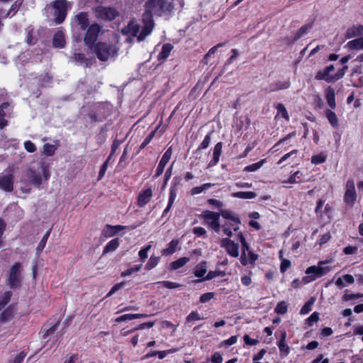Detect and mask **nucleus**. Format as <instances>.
Instances as JSON below:
<instances>
[{
  "mask_svg": "<svg viewBox=\"0 0 363 363\" xmlns=\"http://www.w3.org/2000/svg\"><path fill=\"white\" fill-rule=\"evenodd\" d=\"M214 184H211V183H206V184L201 185V186L194 187L191 189V194H193V195L199 194L201 193L202 191L208 189L210 187H211Z\"/></svg>",
  "mask_w": 363,
  "mask_h": 363,
  "instance_id": "42",
  "label": "nucleus"
},
{
  "mask_svg": "<svg viewBox=\"0 0 363 363\" xmlns=\"http://www.w3.org/2000/svg\"><path fill=\"white\" fill-rule=\"evenodd\" d=\"M95 16L98 19L111 21L119 15L113 8L97 6L94 9Z\"/></svg>",
  "mask_w": 363,
  "mask_h": 363,
  "instance_id": "8",
  "label": "nucleus"
},
{
  "mask_svg": "<svg viewBox=\"0 0 363 363\" xmlns=\"http://www.w3.org/2000/svg\"><path fill=\"white\" fill-rule=\"evenodd\" d=\"M123 285H124L123 281L114 285L111 288V289L109 291V292L108 293L107 296L108 297V296H112L114 293H116L117 291H118L120 289H121Z\"/></svg>",
  "mask_w": 363,
  "mask_h": 363,
  "instance_id": "61",
  "label": "nucleus"
},
{
  "mask_svg": "<svg viewBox=\"0 0 363 363\" xmlns=\"http://www.w3.org/2000/svg\"><path fill=\"white\" fill-rule=\"evenodd\" d=\"M357 199L354 182L353 179H348L345 184V192L344 194V202L349 206L352 207Z\"/></svg>",
  "mask_w": 363,
  "mask_h": 363,
  "instance_id": "9",
  "label": "nucleus"
},
{
  "mask_svg": "<svg viewBox=\"0 0 363 363\" xmlns=\"http://www.w3.org/2000/svg\"><path fill=\"white\" fill-rule=\"evenodd\" d=\"M277 117L281 116L284 118H285L286 121L289 120V116L288 112H287L285 106H284V104H278L277 106Z\"/></svg>",
  "mask_w": 363,
  "mask_h": 363,
  "instance_id": "39",
  "label": "nucleus"
},
{
  "mask_svg": "<svg viewBox=\"0 0 363 363\" xmlns=\"http://www.w3.org/2000/svg\"><path fill=\"white\" fill-rule=\"evenodd\" d=\"M173 6L168 0H147L145 4V11L142 16L143 24L139 40H143L152 31L155 22L153 16H162L171 12Z\"/></svg>",
  "mask_w": 363,
  "mask_h": 363,
  "instance_id": "1",
  "label": "nucleus"
},
{
  "mask_svg": "<svg viewBox=\"0 0 363 363\" xmlns=\"http://www.w3.org/2000/svg\"><path fill=\"white\" fill-rule=\"evenodd\" d=\"M176 196L177 195L174 189H171L169 192V202L167 206L163 211V216L166 215L170 211L172 206L173 205L174 201L176 199Z\"/></svg>",
  "mask_w": 363,
  "mask_h": 363,
  "instance_id": "38",
  "label": "nucleus"
},
{
  "mask_svg": "<svg viewBox=\"0 0 363 363\" xmlns=\"http://www.w3.org/2000/svg\"><path fill=\"white\" fill-rule=\"evenodd\" d=\"M155 325V323L154 322H147V323H143L140 325H139L138 327L136 328H134L133 329L131 330V331H136V330H143L145 329V328H152L153 325Z\"/></svg>",
  "mask_w": 363,
  "mask_h": 363,
  "instance_id": "56",
  "label": "nucleus"
},
{
  "mask_svg": "<svg viewBox=\"0 0 363 363\" xmlns=\"http://www.w3.org/2000/svg\"><path fill=\"white\" fill-rule=\"evenodd\" d=\"M22 269L23 266L20 262H15L9 269L6 281L11 288H16L21 285Z\"/></svg>",
  "mask_w": 363,
  "mask_h": 363,
  "instance_id": "5",
  "label": "nucleus"
},
{
  "mask_svg": "<svg viewBox=\"0 0 363 363\" xmlns=\"http://www.w3.org/2000/svg\"><path fill=\"white\" fill-rule=\"evenodd\" d=\"M189 261V258L188 257H182L178 259L176 261H174L171 263V268L172 269H177L183 266H184Z\"/></svg>",
  "mask_w": 363,
  "mask_h": 363,
  "instance_id": "36",
  "label": "nucleus"
},
{
  "mask_svg": "<svg viewBox=\"0 0 363 363\" xmlns=\"http://www.w3.org/2000/svg\"><path fill=\"white\" fill-rule=\"evenodd\" d=\"M139 30H140V26L139 25L135 22V21H130L128 26L123 29V32H125L127 34H130V35L132 36H139L140 35H138V33H139ZM140 34V33H139ZM138 41H140L138 39Z\"/></svg>",
  "mask_w": 363,
  "mask_h": 363,
  "instance_id": "22",
  "label": "nucleus"
},
{
  "mask_svg": "<svg viewBox=\"0 0 363 363\" xmlns=\"http://www.w3.org/2000/svg\"><path fill=\"white\" fill-rule=\"evenodd\" d=\"M203 319L199 313L193 311L186 317V322L191 323L196 320H200Z\"/></svg>",
  "mask_w": 363,
  "mask_h": 363,
  "instance_id": "51",
  "label": "nucleus"
},
{
  "mask_svg": "<svg viewBox=\"0 0 363 363\" xmlns=\"http://www.w3.org/2000/svg\"><path fill=\"white\" fill-rule=\"evenodd\" d=\"M94 52L100 61L105 62L115 57L117 55L118 49L113 45L99 43L94 46Z\"/></svg>",
  "mask_w": 363,
  "mask_h": 363,
  "instance_id": "4",
  "label": "nucleus"
},
{
  "mask_svg": "<svg viewBox=\"0 0 363 363\" xmlns=\"http://www.w3.org/2000/svg\"><path fill=\"white\" fill-rule=\"evenodd\" d=\"M157 284H162L164 287L169 289H176L180 286L179 284L169 281H159Z\"/></svg>",
  "mask_w": 363,
  "mask_h": 363,
  "instance_id": "50",
  "label": "nucleus"
},
{
  "mask_svg": "<svg viewBox=\"0 0 363 363\" xmlns=\"http://www.w3.org/2000/svg\"><path fill=\"white\" fill-rule=\"evenodd\" d=\"M0 189L11 192L13 189V175L12 174H0Z\"/></svg>",
  "mask_w": 363,
  "mask_h": 363,
  "instance_id": "12",
  "label": "nucleus"
},
{
  "mask_svg": "<svg viewBox=\"0 0 363 363\" xmlns=\"http://www.w3.org/2000/svg\"><path fill=\"white\" fill-rule=\"evenodd\" d=\"M225 274L224 272H221V271H211V272H209L208 273L207 276L205 277L204 279L210 280V279H212L215 278L217 276H222V277H223Z\"/></svg>",
  "mask_w": 363,
  "mask_h": 363,
  "instance_id": "52",
  "label": "nucleus"
},
{
  "mask_svg": "<svg viewBox=\"0 0 363 363\" xmlns=\"http://www.w3.org/2000/svg\"><path fill=\"white\" fill-rule=\"evenodd\" d=\"M67 3L65 0H56L53 2V15L55 16V22L56 23H61L65 19L67 16Z\"/></svg>",
  "mask_w": 363,
  "mask_h": 363,
  "instance_id": "7",
  "label": "nucleus"
},
{
  "mask_svg": "<svg viewBox=\"0 0 363 363\" xmlns=\"http://www.w3.org/2000/svg\"><path fill=\"white\" fill-rule=\"evenodd\" d=\"M160 262V257L152 255L145 266V269L150 270L155 267Z\"/></svg>",
  "mask_w": 363,
  "mask_h": 363,
  "instance_id": "40",
  "label": "nucleus"
},
{
  "mask_svg": "<svg viewBox=\"0 0 363 363\" xmlns=\"http://www.w3.org/2000/svg\"><path fill=\"white\" fill-rule=\"evenodd\" d=\"M222 143H218L213 149V160L210 162L209 166H214L216 165L218 161L220 156L222 152Z\"/></svg>",
  "mask_w": 363,
  "mask_h": 363,
  "instance_id": "24",
  "label": "nucleus"
},
{
  "mask_svg": "<svg viewBox=\"0 0 363 363\" xmlns=\"http://www.w3.org/2000/svg\"><path fill=\"white\" fill-rule=\"evenodd\" d=\"M211 362L213 363H222L223 362V357L220 354V352H215L211 356Z\"/></svg>",
  "mask_w": 363,
  "mask_h": 363,
  "instance_id": "59",
  "label": "nucleus"
},
{
  "mask_svg": "<svg viewBox=\"0 0 363 363\" xmlns=\"http://www.w3.org/2000/svg\"><path fill=\"white\" fill-rule=\"evenodd\" d=\"M234 198H239L242 199H251L256 197V194L252 191H238L231 194Z\"/></svg>",
  "mask_w": 363,
  "mask_h": 363,
  "instance_id": "30",
  "label": "nucleus"
},
{
  "mask_svg": "<svg viewBox=\"0 0 363 363\" xmlns=\"http://www.w3.org/2000/svg\"><path fill=\"white\" fill-rule=\"evenodd\" d=\"M335 69L333 65H330L325 67L323 70H320L317 72L315 79L317 80H325L328 83H331L330 78L332 75H330V72L333 71Z\"/></svg>",
  "mask_w": 363,
  "mask_h": 363,
  "instance_id": "15",
  "label": "nucleus"
},
{
  "mask_svg": "<svg viewBox=\"0 0 363 363\" xmlns=\"http://www.w3.org/2000/svg\"><path fill=\"white\" fill-rule=\"evenodd\" d=\"M42 183L41 176L32 169L25 172L20 182V189L24 194H29L32 186L38 187Z\"/></svg>",
  "mask_w": 363,
  "mask_h": 363,
  "instance_id": "3",
  "label": "nucleus"
},
{
  "mask_svg": "<svg viewBox=\"0 0 363 363\" xmlns=\"http://www.w3.org/2000/svg\"><path fill=\"white\" fill-rule=\"evenodd\" d=\"M52 45L55 48H62L65 45V35L62 31H57L53 36Z\"/></svg>",
  "mask_w": 363,
  "mask_h": 363,
  "instance_id": "21",
  "label": "nucleus"
},
{
  "mask_svg": "<svg viewBox=\"0 0 363 363\" xmlns=\"http://www.w3.org/2000/svg\"><path fill=\"white\" fill-rule=\"evenodd\" d=\"M172 48H173V47L171 44H169V43L164 44L162 46V51L160 52V53L158 55V59L160 60H166L169 57V53H170L171 50H172Z\"/></svg>",
  "mask_w": 363,
  "mask_h": 363,
  "instance_id": "32",
  "label": "nucleus"
},
{
  "mask_svg": "<svg viewBox=\"0 0 363 363\" xmlns=\"http://www.w3.org/2000/svg\"><path fill=\"white\" fill-rule=\"evenodd\" d=\"M235 226L234 223L225 222L223 225H221V228L223 230V233L230 238L233 235V227Z\"/></svg>",
  "mask_w": 363,
  "mask_h": 363,
  "instance_id": "34",
  "label": "nucleus"
},
{
  "mask_svg": "<svg viewBox=\"0 0 363 363\" xmlns=\"http://www.w3.org/2000/svg\"><path fill=\"white\" fill-rule=\"evenodd\" d=\"M59 146L57 141H55L54 144L45 143L43 146V153L46 156H52Z\"/></svg>",
  "mask_w": 363,
  "mask_h": 363,
  "instance_id": "27",
  "label": "nucleus"
},
{
  "mask_svg": "<svg viewBox=\"0 0 363 363\" xmlns=\"http://www.w3.org/2000/svg\"><path fill=\"white\" fill-rule=\"evenodd\" d=\"M179 244V241L177 240H172L168 245V247L165 249H163L162 251V255L164 256L170 255L173 254L177 249V247Z\"/></svg>",
  "mask_w": 363,
  "mask_h": 363,
  "instance_id": "28",
  "label": "nucleus"
},
{
  "mask_svg": "<svg viewBox=\"0 0 363 363\" xmlns=\"http://www.w3.org/2000/svg\"><path fill=\"white\" fill-rule=\"evenodd\" d=\"M325 99L331 108H335V93L334 89L331 86H328L325 90Z\"/></svg>",
  "mask_w": 363,
  "mask_h": 363,
  "instance_id": "20",
  "label": "nucleus"
},
{
  "mask_svg": "<svg viewBox=\"0 0 363 363\" xmlns=\"http://www.w3.org/2000/svg\"><path fill=\"white\" fill-rule=\"evenodd\" d=\"M363 34V26L362 25L352 26L349 28L345 33V38L350 39L354 37L360 36Z\"/></svg>",
  "mask_w": 363,
  "mask_h": 363,
  "instance_id": "17",
  "label": "nucleus"
},
{
  "mask_svg": "<svg viewBox=\"0 0 363 363\" xmlns=\"http://www.w3.org/2000/svg\"><path fill=\"white\" fill-rule=\"evenodd\" d=\"M120 245V240L118 238H114L109 241L104 247L103 255L115 251Z\"/></svg>",
  "mask_w": 363,
  "mask_h": 363,
  "instance_id": "25",
  "label": "nucleus"
},
{
  "mask_svg": "<svg viewBox=\"0 0 363 363\" xmlns=\"http://www.w3.org/2000/svg\"><path fill=\"white\" fill-rule=\"evenodd\" d=\"M319 320V315L317 312L313 313L306 320L309 326H311L313 323L318 322Z\"/></svg>",
  "mask_w": 363,
  "mask_h": 363,
  "instance_id": "54",
  "label": "nucleus"
},
{
  "mask_svg": "<svg viewBox=\"0 0 363 363\" xmlns=\"http://www.w3.org/2000/svg\"><path fill=\"white\" fill-rule=\"evenodd\" d=\"M74 21L80 26L82 30L86 29L89 24L88 14L85 12H81L74 17Z\"/></svg>",
  "mask_w": 363,
  "mask_h": 363,
  "instance_id": "18",
  "label": "nucleus"
},
{
  "mask_svg": "<svg viewBox=\"0 0 363 363\" xmlns=\"http://www.w3.org/2000/svg\"><path fill=\"white\" fill-rule=\"evenodd\" d=\"M100 30L101 27L98 24L91 25L84 35V40L85 44L88 46L92 45L96 41Z\"/></svg>",
  "mask_w": 363,
  "mask_h": 363,
  "instance_id": "10",
  "label": "nucleus"
},
{
  "mask_svg": "<svg viewBox=\"0 0 363 363\" xmlns=\"http://www.w3.org/2000/svg\"><path fill=\"white\" fill-rule=\"evenodd\" d=\"M349 50H363V38H359L349 41L346 45Z\"/></svg>",
  "mask_w": 363,
  "mask_h": 363,
  "instance_id": "26",
  "label": "nucleus"
},
{
  "mask_svg": "<svg viewBox=\"0 0 363 363\" xmlns=\"http://www.w3.org/2000/svg\"><path fill=\"white\" fill-rule=\"evenodd\" d=\"M214 296V294L213 293H206L201 295L200 297V301L201 303H206L211 299H212Z\"/></svg>",
  "mask_w": 363,
  "mask_h": 363,
  "instance_id": "63",
  "label": "nucleus"
},
{
  "mask_svg": "<svg viewBox=\"0 0 363 363\" xmlns=\"http://www.w3.org/2000/svg\"><path fill=\"white\" fill-rule=\"evenodd\" d=\"M220 129V123L216 121H211L202 127L201 134H206V136H211L213 134L219 133Z\"/></svg>",
  "mask_w": 363,
  "mask_h": 363,
  "instance_id": "13",
  "label": "nucleus"
},
{
  "mask_svg": "<svg viewBox=\"0 0 363 363\" xmlns=\"http://www.w3.org/2000/svg\"><path fill=\"white\" fill-rule=\"evenodd\" d=\"M116 233V230H113L112 225H107L105 229L103 230V234L105 237L108 238L114 235Z\"/></svg>",
  "mask_w": 363,
  "mask_h": 363,
  "instance_id": "53",
  "label": "nucleus"
},
{
  "mask_svg": "<svg viewBox=\"0 0 363 363\" xmlns=\"http://www.w3.org/2000/svg\"><path fill=\"white\" fill-rule=\"evenodd\" d=\"M11 296V291H6L4 293V296L0 298V310L4 307L5 305H6L9 301H10Z\"/></svg>",
  "mask_w": 363,
  "mask_h": 363,
  "instance_id": "48",
  "label": "nucleus"
},
{
  "mask_svg": "<svg viewBox=\"0 0 363 363\" xmlns=\"http://www.w3.org/2000/svg\"><path fill=\"white\" fill-rule=\"evenodd\" d=\"M286 331H282L281 335V339L278 342V347L281 353H283L285 356L287 355L289 352V347L286 343Z\"/></svg>",
  "mask_w": 363,
  "mask_h": 363,
  "instance_id": "23",
  "label": "nucleus"
},
{
  "mask_svg": "<svg viewBox=\"0 0 363 363\" xmlns=\"http://www.w3.org/2000/svg\"><path fill=\"white\" fill-rule=\"evenodd\" d=\"M152 196L151 189H145L139 194L138 204L140 207L145 206L151 199Z\"/></svg>",
  "mask_w": 363,
  "mask_h": 363,
  "instance_id": "19",
  "label": "nucleus"
},
{
  "mask_svg": "<svg viewBox=\"0 0 363 363\" xmlns=\"http://www.w3.org/2000/svg\"><path fill=\"white\" fill-rule=\"evenodd\" d=\"M297 152V150H294L292 151H291L289 153H286L285 154L284 156H282L281 157V159L279 160L278 162V164H281L282 162H284V161H286V160H288L289 157H291V156L293 155H295Z\"/></svg>",
  "mask_w": 363,
  "mask_h": 363,
  "instance_id": "62",
  "label": "nucleus"
},
{
  "mask_svg": "<svg viewBox=\"0 0 363 363\" xmlns=\"http://www.w3.org/2000/svg\"><path fill=\"white\" fill-rule=\"evenodd\" d=\"M302 177L303 173L297 171L289 178L287 182L291 184L300 183L302 182ZM283 183H286V182H283Z\"/></svg>",
  "mask_w": 363,
  "mask_h": 363,
  "instance_id": "37",
  "label": "nucleus"
},
{
  "mask_svg": "<svg viewBox=\"0 0 363 363\" xmlns=\"http://www.w3.org/2000/svg\"><path fill=\"white\" fill-rule=\"evenodd\" d=\"M220 247H224L228 254L233 257H238L239 255L238 244L231 240L228 238H222L220 240Z\"/></svg>",
  "mask_w": 363,
  "mask_h": 363,
  "instance_id": "11",
  "label": "nucleus"
},
{
  "mask_svg": "<svg viewBox=\"0 0 363 363\" xmlns=\"http://www.w3.org/2000/svg\"><path fill=\"white\" fill-rule=\"evenodd\" d=\"M24 147L29 152H33L35 150V145L29 140L24 143Z\"/></svg>",
  "mask_w": 363,
  "mask_h": 363,
  "instance_id": "64",
  "label": "nucleus"
},
{
  "mask_svg": "<svg viewBox=\"0 0 363 363\" xmlns=\"http://www.w3.org/2000/svg\"><path fill=\"white\" fill-rule=\"evenodd\" d=\"M171 155H172V148L169 147L164 152V154L163 155L162 159L160 160V161L157 165V167L156 169V173H155L156 177H159L163 173L164 169L166 164L168 163V162L171 157Z\"/></svg>",
  "mask_w": 363,
  "mask_h": 363,
  "instance_id": "14",
  "label": "nucleus"
},
{
  "mask_svg": "<svg viewBox=\"0 0 363 363\" xmlns=\"http://www.w3.org/2000/svg\"><path fill=\"white\" fill-rule=\"evenodd\" d=\"M142 268V264L135 266L134 267L130 268L122 272V277H128L131 275L134 272H139Z\"/></svg>",
  "mask_w": 363,
  "mask_h": 363,
  "instance_id": "49",
  "label": "nucleus"
},
{
  "mask_svg": "<svg viewBox=\"0 0 363 363\" xmlns=\"http://www.w3.org/2000/svg\"><path fill=\"white\" fill-rule=\"evenodd\" d=\"M275 312L278 314H285L287 312V305L286 302H279L275 308Z\"/></svg>",
  "mask_w": 363,
  "mask_h": 363,
  "instance_id": "46",
  "label": "nucleus"
},
{
  "mask_svg": "<svg viewBox=\"0 0 363 363\" xmlns=\"http://www.w3.org/2000/svg\"><path fill=\"white\" fill-rule=\"evenodd\" d=\"M207 272L206 263L203 262L199 263L196 267L194 272V274L196 277H203Z\"/></svg>",
  "mask_w": 363,
  "mask_h": 363,
  "instance_id": "33",
  "label": "nucleus"
},
{
  "mask_svg": "<svg viewBox=\"0 0 363 363\" xmlns=\"http://www.w3.org/2000/svg\"><path fill=\"white\" fill-rule=\"evenodd\" d=\"M291 266V262L286 259H284L281 261L280 270L281 272H284L288 269Z\"/></svg>",
  "mask_w": 363,
  "mask_h": 363,
  "instance_id": "60",
  "label": "nucleus"
},
{
  "mask_svg": "<svg viewBox=\"0 0 363 363\" xmlns=\"http://www.w3.org/2000/svg\"><path fill=\"white\" fill-rule=\"evenodd\" d=\"M10 104L8 102L3 103L0 106V117H5L6 111L9 110Z\"/></svg>",
  "mask_w": 363,
  "mask_h": 363,
  "instance_id": "55",
  "label": "nucleus"
},
{
  "mask_svg": "<svg viewBox=\"0 0 363 363\" xmlns=\"http://www.w3.org/2000/svg\"><path fill=\"white\" fill-rule=\"evenodd\" d=\"M331 270L327 262L320 261L318 265L308 267L305 272L306 276L303 277L302 282L306 284L327 274Z\"/></svg>",
  "mask_w": 363,
  "mask_h": 363,
  "instance_id": "2",
  "label": "nucleus"
},
{
  "mask_svg": "<svg viewBox=\"0 0 363 363\" xmlns=\"http://www.w3.org/2000/svg\"><path fill=\"white\" fill-rule=\"evenodd\" d=\"M326 160V156L323 154H318L316 155H314L311 158V162L315 164H321L323 163Z\"/></svg>",
  "mask_w": 363,
  "mask_h": 363,
  "instance_id": "47",
  "label": "nucleus"
},
{
  "mask_svg": "<svg viewBox=\"0 0 363 363\" xmlns=\"http://www.w3.org/2000/svg\"><path fill=\"white\" fill-rule=\"evenodd\" d=\"M205 220V224L215 233H219L221 229L220 223V214L217 212L205 211L201 215Z\"/></svg>",
  "mask_w": 363,
  "mask_h": 363,
  "instance_id": "6",
  "label": "nucleus"
},
{
  "mask_svg": "<svg viewBox=\"0 0 363 363\" xmlns=\"http://www.w3.org/2000/svg\"><path fill=\"white\" fill-rule=\"evenodd\" d=\"M73 59L75 62L82 65H84L86 67H89L91 65V60L84 57L82 53H77L73 56Z\"/></svg>",
  "mask_w": 363,
  "mask_h": 363,
  "instance_id": "29",
  "label": "nucleus"
},
{
  "mask_svg": "<svg viewBox=\"0 0 363 363\" xmlns=\"http://www.w3.org/2000/svg\"><path fill=\"white\" fill-rule=\"evenodd\" d=\"M223 218L225 219L229 220L231 221L230 223H234L235 226L233 227V230L237 231L239 229V224L240 223V220L238 217L235 216L234 213L229 210H222L220 213H219Z\"/></svg>",
  "mask_w": 363,
  "mask_h": 363,
  "instance_id": "16",
  "label": "nucleus"
},
{
  "mask_svg": "<svg viewBox=\"0 0 363 363\" xmlns=\"http://www.w3.org/2000/svg\"><path fill=\"white\" fill-rule=\"evenodd\" d=\"M325 116L333 126H336L338 123V120L336 114L331 110L325 111Z\"/></svg>",
  "mask_w": 363,
  "mask_h": 363,
  "instance_id": "41",
  "label": "nucleus"
},
{
  "mask_svg": "<svg viewBox=\"0 0 363 363\" xmlns=\"http://www.w3.org/2000/svg\"><path fill=\"white\" fill-rule=\"evenodd\" d=\"M193 233L198 237L203 236L206 235V230L202 227H195L193 229Z\"/></svg>",
  "mask_w": 363,
  "mask_h": 363,
  "instance_id": "58",
  "label": "nucleus"
},
{
  "mask_svg": "<svg viewBox=\"0 0 363 363\" xmlns=\"http://www.w3.org/2000/svg\"><path fill=\"white\" fill-rule=\"evenodd\" d=\"M312 27V25L311 23L306 24L301 27V28L298 30V31L296 33L294 37L293 38L292 42L294 43L297 40H298L302 35L306 34L309 29H311Z\"/></svg>",
  "mask_w": 363,
  "mask_h": 363,
  "instance_id": "35",
  "label": "nucleus"
},
{
  "mask_svg": "<svg viewBox=\"0 0 363 363\" xmlns=\"http://www.w3.org/2000/svg\"><path fill=\"white\" fill-rule=\"evenodd\" d=\"M111 159H112V154H110V155L108 156L107 160L105 161V162L103 164V165L101 167V169L99 173V178H98L99 180H100L104 176L106 171L107 169V167H108V164L110 162V161L111 160Z\"/></svg>",
  "mask_w": 363,
  "mask_h": 363,
  "instance_id": "44",
  "label": "nucleus"
},
{
  "mask_svg": "<svg viewBox=\"0 0 363 363\" xmlns=\"http://www.w3.org/2000/svg\"><path fill=\"white\" fill-rule=\"evenodd\" d=\"M264 162H265V160H261L260 161H259V162H257L256 163H254V164H250L248 166H246L245 167V171H246V172H255L257 169H259V168H261L263 166Z\"/></svg>",
  "mask_w": 363,
  "mask_h": 363,
  "instance_id": "43",
  "label": "nucleus"
},
{
  "mask_svg": "<svg viewBox=\"0 0 363 363\" xmlns=\"http://www.w3.org/2000/svg\"><path fill=\"white\" fill-rule=\"evenodd\" d=\"M345 73L344 72V70L340 69L336 74L331 76V78L330 79L332 82H335L340 79L342 78Z\"/></svg>",
  "mask_w": 363,
  "mask_h": 363,
  "instance_id": "57",
  "label": "nucleus"
},
{
  "mask_svg": "<svg viewBox=\"0 0 363 363\" xmlns=\"http://www.w3.org/2000/svg\"><path fill=\"white\" fill-rule=\"evenodd\" d=\"M142 317H147V315H146V314H140V313H138V314H124L123 315H121V316L118 317L116 319V322H123V321H126V320H133V319H135V318H142Z\"/></svg>",
  "mask_w": 363,
  "mask_h": 363,
  "instance_id": "31",
  "label": "nucleus"
},
{
  "mask_svg": "<svg viewBox=\"0 0 363 363\" xmlns=\"http://www.w3.org/2000/svg\"><path fill=\"white\" fill-rule=\"evenodd\" d=\"M314 301L315 300L313 298H311L308 302H306L301 308L300 313L305 315L309 313L311 311V306L313 304Z\"/></svg>",
  "mask_w": 363,
  "mask_h": 363,
  "instance_id": "45",
  "label": "nucleus"
}]
</instances>
